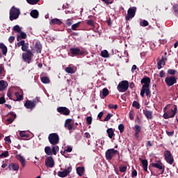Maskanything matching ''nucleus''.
Segmentation results:
<instances>
[{
  "instance_id": "f257e3e1",
  "label": "nucleus",
  "mask_w": 178,
  "mask_h": 178,
  "mask_svg": "<svg viewBox=\"0 0 178 178\" xmlns=\"http://www.w3.org/2000/svg\"><path fill=\"white\" fill-rule=\"evenodd\" d=\"M140 83L143 84L140 90V97L144 98L145 95L147 97V99L151 98V90H149V84H151V79L148 76L143 77Z\"/></svg>"
},
{
  "instance_id": "f03ea898",
  "label": "nucleus",
  "mask_w": 178,
  "mask_h": 178,
  "mask_svg": "<svg viewBox=\"0 0 178 178\" xmlns=\"http://www.w3.org/2000/svg\"><path fill=\"white\" fill-rule=\"evenodd\" d=\"M21 49L24 51V53L22 54V60L28 64L31 63L34 54H33L31 50L29 49V43L25 42L21 47Z\"/></svg>"
},
{
  "instance_id": "7ed1b4c3",
  "label": "nucleus",
  "mask_w": 178,
  "mask_h": 178,
  "mask_svg": "<svg viewBox=\"0 0 178 178\" xmlns=\"http://www.w3.org/2000/svg\"><path fill=\"white\" fill-rule=\"evenodd\" d=\"M38 102H41L40 97H36L35 99L31 100H26L24 103V106L26 109H30L31 111H33L38 104Z\"/></svg>"
},
{
  "instance_id": "20e7f679",
  "label": "nucleus",
  "mask_w": 178,
  "mask_h": 178,
  "mask_svg": "<svg viewBox=\"0 0 178 178\" xmlns=\"http://www.w3.org/2000/svg\"><path fill=\"white\" fill-rule=\"evenodd\" d=\"M116 154L118 155V159H120V153L119 151L113 148L107 149L105 152L106 161H112L113 156H115Z\"/></svg>"
},
{
  "instance_id": "39448f33",
  "label": "nucleus",
  "mask_w": 178,
  "mask_h": 178,
  "mask_svg": "<svg viewBox=\"0 0 178 178\" xmlns=\"http://www.w3.org/2000/svg\"><path fill=\"white\" fill-rule=\"evenodd\" d=\"M19 16H20V9L13 6L10 10V20L13 22V20L19 19Z\"/></svg>"
},
{
  "instance_id": "423d86ee",
  "label": "nucleus",
  "mask_w": 178,
  "mask_h": 178,
  "mask_svg": "<svg viewBox=\"0 0 178 178\" xmlns=\"http://www.w3.org/2000/svg\"><path fill=\"white\" fill-rule=\"evenodd\" d=\"M177 113V106L174 105V108H170L167 111V112L164 113L163 117L164 119H170L172 118H175Z\"/></svg>"
},
{
  "instance_id": "0eeeda50",
  "label": "nucleus",
  "mask_w": 178,
  "mask_h": 178,
  "mask_svg": "<svg viewBox=\"0 0 178 178\" xmlns=\"http://www.w3.org/2000/svg\"><path fill=\"white\" fill-rule=\"evenodd\" d=\"M48 140L51 145H58L59 144V135L56 133L50 134Z\"/></svg>"
},
{
  "instance_id": "6e6552de",
  "label": "nucleus",
  "mask_w": 178,
  "mask_h": 178,
  "mask_svg": "<svg viewBox=\"0 0 178 178\" xmlns=\"http://www.w3.org/2000/svg\"><path fill=\"white\" fill-rule=\"evenodd\" d=\"M70 52L72 56H83L86 54V50L80 49L79 47H72Z\"/></svg>"
},
{
  "instance_id": "1a4fd4ad",
  "label": "nucleus",
  "mask_w": 178,
  "mask_h": 178,
  "mask_svg": "<svg viewBox=\"0 0 178 178\" xmlns=\"http://www.w3.org/2000/svg\"><path fill=\"white\" fill-rule=\"evenodd\" d=\"M117 90L120 92H126L129 90V81H122L117 86Z\"/></svg>"
},
{
  "instance_id": "9d476101",
  "label": "nucleus",
  "mask_w": 178,
  "mask_h": 178,
  "mask_svg": "<svg viewBox=\"0 0 178 178\" xmlns=\"http://www.w3.org/2000/svg\"><path fill=\"white\" fill-rule=\"evenodd\" d=\"M164 156L167 163H169V165H172V163H175V159H173V155H172V153L170 152V151L169 150L165 151Z\"/></svg>"
},
{
  "instance_id": "9b49d317",
  "label": "nucleus",
  "mask_w": 178,
  "mask_h": 178,
  "mask_svg": "<svg viewBox=\"0 0 178 178\" xmlns=\"http://www.w3.org/2000/svg\"><path fill=\"white\" fill-rule=\"evenodd\" d=\"M165 83L168 87H172V86H175V84L177 83V79H176V76L172 75L170 76H167L165 79Z\"/></svg>"
},
{
  "instance_id": "f8f14e48",
  "label": "nucleus",
  "mask_w": 178,
  "mask_h": 178,
  "mask_svg": "<svg viewBox=\"0 0 178 178\" xmlns=\"http://www.w3.org/2000/svg\"><path fill=\"white\" fill-rule=\"evenodd\" d=\"M150 166H152V168H156V169H159V170H161V175L165 172V165H163V163L161 161L152 163Z\"/></svg>"
},
{
  "instance_id": "ddd939ff",
  "label": "nucleus",
  "mask_w": 178,
  "mask_h": 178,
  "mask_svg": "<svg viewBox=\"0 0 178 178\" xmlns=\"http://www.w3.org/2000/svg\"><path fill=\"white\" fill-rule=\"evenodd\" d=\"M136 12H137V8H129L127 10V15L125 17L126 20L129 21V19H133L136 16Z\"/></svg>"
},
{
  "instance_id": "4468645a",
  "label": "nucleus",
  "mask_w": 178,
  "mask_h": 178,
  "mask_svg": "<svg viewBox=\"0 0 178 178\" xmlns=\"http://www.w3.org/2000/svg\"><path fill=\"white\" fill-rule=\"evenodd\" d=\"M57 112L60 115H64V116H69L70 115V110L67 107L60 106L57 108Z\"/></svg>"
},
{
  "instance_id": "2eb2a0df",
  "label": "nucleus",
  "mask_w": 178,
  "mask_h": 178,
  "mask_svg": "<svg viewBox=\"0 0 178 178\" xmlns=\"http://www.w3.org/2000/svg\"><path fill=\"white\" fill-rule=\"evenodd\" d=\"M45 166L47 168H54L55 166V161L52 156H49L45 159Z\"/></svg>"
},
{
  "instance_id": "dca6fc26",
  "label": "nucleus",
  "mask_w": 178,
  "mask_h": 178,
  "mask_svg": "<svg viewBox=\"0 0 178 178\" xmlns=\"http://www.w3.org/2000/svg\"><path fill=\"white\" fill-rule=\"evenodd\" d=\"M133 129L135 131L134 137L136 140H140V133H141V126L136 124Z\"/></svg>"
},
{
  "instance_id": "f3484780",
  "label": "nucleus",
  "mask_w": 178,
  "mask_h": 178,
  "mask_svg": "<svg viewBox=\"0 0 178 178\" xmlns=\"http://www.w3.org/2000/svg\"><path fill=\"white\" fill-rule=\"evenodd\" d=\"M168 55L167 52L164 53V56H162L161 59L157 63V69L161 70L162 69V65H165V61L168 60L166 56Z\"/></svg>"
},
{
  "instance_id": "a211bd4d",
  "label": "nucleus",
  "mask_w": 178,
  "mask_h": 178,
  "mask_svg": "<svg viewBox=\"0 0 178 178\" xmlns=\"http://www.w3.org/2000/svg\"><path fill=\"white\" fill-rule=\"evenodd\" d=\"M70 172H72V166L68 167L64 171H59L58 172V176H59V177H66Z\"/></svg>"
},
{
  "instance_id": "6ab92c4d",
  "label": "nucleus",
  "mask_w": 178,
  "mask_h": 178,
  "mask_svg": "<svg viewBox=\"0 0 178 178\" xmlns=\"http://www.w3.org/2000/svg\"><path fill=\"white\" fill-rule=\"evenodd\" d=\"M143 115L145 116V118H147V119H152L153 116V113L152 111L148 110V109H144L143 110Z\"/></svg>"
},
{
  "instance_id": "aec40b11",
  "label": "nucleus",
  "mask_w": 178,
  "mask_h": 178,
  "mask_svg": "<svg viewBox=\"0 0 178 178\" xmlns=\"http://www.w3.org/2000/svg\"><path fill=\"white\" fill-rule=\"evenodd\" d=\"M8 115H10V117L7 119V122L8 124H10V123H13L17 116L16 114H15L13 112H10Z\"/></svg>"
},
{
  "instance_id": "412c9836",
  "label": "nucleus",
  "mask_w": 178,
  "mask_h": 178,
  "mask_svg": "<svg viewBox=\"0 0 178 178\" xmlns=\"http://www.w3.org/2000/svg\"><path fill=\"white\" fill-rule=\"evenodd\" d=\"M0 49H1L2 55L6 56V54H8V47L3 42L0 43Z\"/></svg>"
},
{
  "instance_id": "4be33fe9",
  "label": "nucleus",
  "mask_w": 178,
  "mask_h": 178,
  "mask_svg": "<svg viewBox=\"0 0 178 178\" xmlns=\"http://www.w3.org/2000/svg\"><path fill=\"white\" fill-rule=\"evenodd\" d=\"M35 48L38 54H41V51H42V45L41 44V42H36L35 44Z\"/></svg>"
},
{
  "instance_id": "5701e85b",
  "label": "nucleus",
  "mask_w": 178,
  "mask_h": 178,
  "mask_svg": "<svg viewBox=\"0 0 178 178\" xmlns=\"http://www.w3.org/2000/svg\"><path fill=\"white\" fill-rule=\"evenodd\" d=\"M143 170L145 172H148V160L147 159H141L140 161Z\"/></svg>"
},
{
  "instance_id": "b1692460",
  "label": "nucleus",
  "mask_w": 178,
  "mask_h": 178,
  "mask_svg": "<svg viewBox=\"0 0 178 178\" xmlns=\"http://www.w3.org/2000/svg\"><path fill=\"white\" fill-rule=\"evenodd\" d=\"M8 169L9 170H19V164L15 163H11L8 165Z\"/></svg>"
},
{
  "instance_id": "393cba45",
  "label": "nucleus",
  "mask_w": 178,
  "mask_h": 178,
  "mask_svg": "<svg viewBox=\"0 0 178 178\" xmlns=\"http://www.w3.org/2000/svg\"><path fill=\"white\" fill-rule=\"evenodd\" d=\"M108 95H109V90H108V88H103L102 90V94H100L101 98L102 99L106 98V97H108Z\"/></svg>"
},
{
  "instance_id": "a878e982",
  "label": "nucleus",
  "mask_w": 178,
  "mask_h": 178,
  "mask_svg": "<svg viewBox=\"0 0 178 178\" xmlns=\"http://www.w3.org/2000/svg\"><path fill=\"white\" fill-rule=\"evenodd\" d=\"M16 158L17 161L21 162L22 168H24V166H26V159H24V158L20 154L17 155Z\"/></svg>"
},
{
  "instance_id": "bb28decb",
  "label": "nucleus",
  "mask_w": 178,
  "mask_h": 178,
  "mask_svg": "<svg viewBox=\"0 0 178 178\" xmlns=\"http://www.w3.org/2000/svg\"><path fill=\"white\" fill-rule=\"evenodd\" d=\"M8 87V82L1 80L0 81V91H3Z\"/></svg>"
},
{
  "instance_id": "cd10ccee",
  "label": "nucleus",
  "mask_w": 178,
  "mask_h": 178,
  "mask_svg": "<svg viewBox=\"0 0 178 178\" xmlns=\"http://www.w3.org/2000/svg\"><path fill=\"white\" fill-rule=\"evenodd\" d=\"M50 24H54V26H55V24H57L58 26H60L62 24V21H60V19H59L54 18L51 19Z\"/></svg>"
},
{
  "instance_id": "c85d7f7f",
  "label": "nucleus",
  "mask_w": 178,
  "mask_h": 178,
  "mask_svg": "<svg viewBox=\"0 0 178 178\" xmlns=\"http://www.w3.org/2000/svg\"><path fill=\"white\" fill-rule=\"evenodd\" d=\"M27 38V34L24 32H20V35H18L17 37V41H20V40H26Z\"/></svg>"
},
{
  "instance_id": "c756f323",
  "label": "nucleus",
  "mask_w": 178,
  "mask_h": 178,
  "mask_svg": "<svg viewBox=\"0 0 178 178\" xmlns=\"http://www.w3.org/2000/svg\"><path fill=\"white\" fill-rule=\"evenodd\" d=\"M30 15L33 19H38L39 13L37 10H33L31 11Z\"/></svg>"
},
{
  "instance_id": "7c9ffc66",
  "label": "nucleus",
  "mask_w": 178,
  "mask_h": 178,
  "mask_svg": "<svg viewBox=\"0 0 178 178\" xmlns=\"http://www.w3.org/2000/svg\"><path fill=\"white\" fill-rule=\"evenodd\" d=\"M106 133L110 138H113V136H115V131H113V129L109 128L106 130Z\"/></svg>"
},
{
  "instance_id": "2f4dec72",
  "label": "nucleus",
  "mask_w": 178,
  "mask_h": 178,
  "mask_svg": "<svg viewBox=\"0 0 178 178\" xmlns=\"http://www.w3.org/2000/svg\"><path fill=\"white\" fill-rule=\"evenodd\" d=\"M59 152V146L55 145L54 147L51 148V154L53 155H56Z\"/></svg>"
},
{
  "instance_id": "473e14b6",
  "label": "nucleus",
  "mask_w": 178,
  "mask_h": 178,
  "mask_svg": "<svg viewBox=\"0 0 178 178\" xmlns=\"http://www.w3.org/2000/svg\"><path fill=\"white\" fill-rule=\"evenodd\" d=\"M65 71L66 72V73H70V74H74V73H76V71L72 67H65Z\"/></svg>"
},
{
  "instance_id": "72a5a7b5",
  "label": "nucleus",
  "mask_w": 178,
  "mask_h": 178,
  "mask_svg": "<svg viewBox=\"0 0 178 178\" xmlns=\"http://www.w3.org/2000/svg\"><path fill=\"white\" fill-rule=\"evenodd\" d=\"M76 172L79 176H83V173H84V167H78L76 168Z\"/></svg>"
},
{
  "instance_id": "f704fd0d",
  "label": "nucleus",
  "mask_w": 178,
  "mask_h": 178,
  "mask_svg": "<svg viewBox=\"0 0 178 178\" xmlns=\"http://www.w3.org/2000/svg\"><path fill=\"white\" fill-rule=\"evenodd\" d=\"M41 81L43 83V84H49L51 81L49 80V78L47 76H43L41 78Z\"/></svg>"
},
{
  "instance_id": "c9c22d12",
  "label": "nucleus",
  "mask_w": 178,
  "mask_h": 178,
  "mask_svg": "<svg viewBox=\"0 0 178 178\" xmlns=\"http://www.w3.org/2000/svg\"><path fill=\"white\" fill-rule=\"evenodd\" d=\"M44 152L47 155H52V150L51 149V147L47 146L44 148Z\"/></svg>"
},
{
  "instance_id": "e433bc0d",
  "label": "nucleus",
  "mask_w": 178,
  "mask_h": 178,
  "mask_svg": "<svg viewBox=\"0 0 178 178\" xmlns=\"http://www.w3.org/2000/svg\"><path fill=\"white\" fill-rule=\"evenodd\" d=\"M101 56H102V58H109V53L108 52V50L102 51Z\"/></svg>"
},
{
  "instance_id": "4c0bfd02",
  "label": "nucleus",
  "mask_w": 178,
  "mask_h": 178,
  "mask_svg": "<svg viewBox=\"0 0 178 178\" xmlns=\"http://www.w3.org/2000/svg\"><path fill=\"white\" fill-rule=\"evenodd\" d=\"M64 127L65 129H67V130H74V124H65Z\"/></svg>"
},
{
  "instance_id": "58836bf2",
  "label": "nucleus",
  "mask_w": 178,
  "mask_h": 178,
  "mask_svg": "<svg viewBox=\"0 0 178 178\" xmlns=\"http://www.w3.org/2000/svg\"><path fill=\"white\" fill-rule=\"evenodd\" d=\"M79 27H80V22H77L76 24H72L71 27V30H74V31H76Z\"/></svg>"
},
{
  "instance_id": "ea45409f",
  "label": "nucleus",
  "mask_w": 178,
  "mask_h": 178,
  "mask_svg": "<svg viewBox=\"0 0 178 178\" xmlns=\"http://www.w3.org/2000/svg\"><path fill=\"white\" fill-rule=\"evenodd\" d=\"M15 97H17L16 101H22L23 99V96L22 95H20V93L19 92H16L15 93Z\"/></svg>"
},
{
  "instance_id": "a19ab883",
  "label": "nucleus",
  "mask_w": 178,
  "mask_h": 178,
  "mask_svg": "<svg viewBox=\"0 0 178 178\" xmlns=\"http://www.w3.org/2000/svg\"><path fill=\"white\" fill-rule=\"evenodd\" d=\"M13 30V31H16L17 33H22V29L19 25L14 26Z\"/></svg>"
},
{
  "instance_id": "79ce46f5",
  "label": "nucleus",
  "mask_w": 178,
  "mask_h": 178,
  "mask_svg": "<svg viewBox=\"0 0 178 178\" xmlns=\"http://www.w3.org/2000/svg\"><path fill=\"white\" fill-rule=\"evenodd\" d=\"M26 2L29 3V5H37V3L40 2V0H26Z\"/></svg>"
},
{
  "instance_id": "37998d69",
  "label": "nucleus",
  "mask_w": 178,
  "mask_h": 178,
  "mask_svg": "<svg viewBox=\"0 0 178 178\" xmlns=\"http://www.w3.org/2000/svg\"><path fill=\"white\" fill-rule=\"evenodd\" d=\"M132 106H134V108H136V109H140V103H138V102L137 101H134L133 102Z\"/></svg>"
},
{
  "instance_id": "c03bdc74",
  "label": "nucleus",
  "mask_w": 178,
  "mask_h": 178,
  "mask_svg": "<svg viewBox=\"0 0 178 178\" xmlns=\"http://www.w3.org/2000/svg\"><path fill=\"white\" fill-rule=\"evenodd\" d=\"M9 156V152L6 151L0 154V158H8Z\"/></svg>"
},
{
  "instance_id": "a18cd8bd",
  "label": "nucleus",
  "mask_w": 178,
  "mask_h": 178,
  "mask_svg": "<svg viewBox=\"0 0 178 178\" xmlns=\"http://www.w3.org/2000/svg\"><path fill=\"white\" fill-rule=\"evenodd\" d=\"M140 24L143 27H147V26H148V24H149V23H148V21L144 19L143 21L140 22Z\"/></svg>"
},
{
  "instance_id": "49530a36",
  "label": "nucleus",
  "mask_w": 178,
  "mask_h": 178,
  "mask_svg": "<svg viewBox=\"0 0 178 178\" xmlns=\"http://www.w3.org/2000/svg\"><path fill=\"white\" fill-rule=\"evenodd\" d=\"M168 74H170L171 76H175L176 74L177 71L175 70L168 69Z\"/></svg>"
},
{
  "instance_id": "de8ad7c7",
  "label": "nucleus",
  "mask_w": 178,
  "mask_h": 178,
  "mask_svg": "<svg viewBox=\"0 0 178 178\" xmlns=\"http://www.w3.org/2000/svg\"><path fill=\"white\" fill-rule=\"evenodd\" d=\"M112 116H113V114L108 113L106 117L104 118V122H109Z\"/></svg>"
},
{
  "instance_id": "09e8293b",
  "label": "nucleus",
  "mask_w": 178,
  "mask_h": 178,
  "mask_svg": "<svg viewBox=\"0 0 178 178\" xmlns=\"http://www.w3.org/2000/svg\"><path fill=\"white\" fill-rule=\"evenodd\" d=\"M86 123L87 124H91L92 123V117L88 116L86 118Z\"/></svg>"
},
{
  "instance_id": "8fccbe9b",
  "label": "nucleus",
  "mask_w": 178,
  "mask_h": 178,
  "mask_svg": "<svg viewBox=\"0 0 178 178\" xmlns=\"http://www.w3.org/2000/svg\"><path fill=\"white\" fill-rule=\"evenodd\" d=\"M127 170V166L124 165V166L120 167V172H121V173H124V172H126Z\"/></svg>"
},
{
  "instance_id": "3c124183",
  "label": "nucleus",
  "mask_w": 178,
  "mask_h": 178,
  "mask_svg": "<svg viewBox=\"0 0 178 178\" xmlns=\"http://www.w3.org/2000/svg\"><path fill=\"white\" fill-rule=\"evenodd\" d=\"M65 24L68 26H70L71 24H73V19H67L65 21Z\"/></svg>"
},
{
  "instance_id": "603ef678",
  "label": "nucleus",
  "mask_w": 178,
  "mask_h": 178,
  "mask_svg": "<svg viewBox=\"0 0 178 178\" xmlns=\"http://www.w3.org/2000/svg\"><path fill=\"white\" fill-rule=\"evenodd\" d=\"M118 130L120 131V133H123V131H124V125H123V124H120L118 126Z\"/></svg>"
},
{
  "instance_id": "864d4df0",
  "label": "nucleus",
  "mask_w": 178,
  "mask_h": 178,
  "mask_svg": "<svg viewBox=\"0 0 178 178\" xmlns=\"http://www.w3.org/2000/svg\"><path fill=\"white\" fill-rule=\"evenodd\" d=\"M108 108L110 109H118V104H108Z\"/></svg>"
},
{
  "instance_id": "5fc2aeb1",
  "label": "nucleus",
  "mask_w": 178,
  "mask_h": 178,
  "mask_svg": "<svg viewBox=\"0 0 178 178\" xmlns=\"http://www.w3.org/2000/svg\"><path fill=\"white\" fill-rule=\"evenodd\" d=\"M72 122H73V119L68 118L65 120V124L67 126V124H71Z\"/></svg>"
},
{
  "instance_id": "6e6d98bb",
  "label": "nucleus",
  "mask_w": 178,
  "mask_h": 178,
  "mask_svg": "<svg viewBox=\"0 0 178 178\" xmlns=\"http://www.w3.org/2000/svg\"><path fill=\"white\" fill-rule=\"evenodd\" d=\"M165 74V71L161 70L159 73V77H161V79H163V77L166 76Z\"/></svg>"
},
{
  "instance_id": "4d7b16f0",
  "label": "nucleus",
  "mask_w": 178,
  "mask_h": 178,
  "mask_svg": "<svg viewBox=\"0 0 178 178\" xmlns=\"http://www.w3.org/2000/svg\"><path fill=\"white\" fill-rule=\"evenodd\" d=\"M4 141H6V143H8V144H10L12 143V140H10V137L9 136H6L4 138Z\"/></svg>"
},
{
  "instance_id": "13d9d810",
  "label": "nucleus",
  "mask_w": 178,
  "mask_h": 178,
  "mask_svg": "<svg viewBox=\"0 0 178 178\" xmlns=\"http://www.w3.org/2000/svg\"><path fill=\"white\" fill-rule=\"evenodd\" d=\"M6 102V99H5L4 97H0V105H2Z\"/></svg>"
},
{
  "instance_id": "bf43d9fd",
  "label": "nucleus",
  "mask_w": 178,
  "mask_h": 178,
  "mask_svg": "<svg viewBox=\"0 0 178 178\" xmlns=\"http://www.w3.org/2000/svg\"><path fill=\"white\" fill-rule=\"evenodd\" d=\"M26 42L25 40H21L17 43V47H23L24 44Z\"/></svg>"
},
{
  "instance_id": "052dcab7",
  "label": "nucleus",
  "mask_w": 178,
  "mask_h": 178,
  "mask_svg": "<svg viewBox=\"0 0 178 178\" xmlns=\"http://www.w3.org/2000/svg\"><path fill=\"white\" fill-rule=\"evenodd\" d=\"M87 24H88V26H94V20L88 19L87 21Z\"/></svg>"
},
{
  "instance_id": "680f3d73",
  "label": "nucleus",
  "mask_w": 178,
  "mask_h": 178,
  "mask_svg": "<svg viewBox=\"0 0 178 178\" xmlns=\"http://www.w3.org/2000/svg\"><path fill=\"white\" fill-rule=\"evenodd\" d=\"M20 137H27V134H26V131H21L19 132Z\"/></svg>"
},
{
  "instance_id": "e2e57ef3",
  "label": "nucleus",
  "mask_w": 178,
  "mask_h": 178,
  "mask_svg": "<svg viewBox=\"0 0 178 178\" xmlns=\"http://www.w3.org/2000/svg\"><path fill=\"white\" fill-rule=\"evenodd\" d=\"M131 177H137V170H134L131 172Z\"/></svg>"
},
{
  "instance_id": "0e129e2a",
  "label": "nucleus",
  "mask_w": 178,
  "mask_h": 178,
  "mask_svg": "<svg viewBox=\"0 0 178 178\" xmlns=\"http://www.w3.org/2000/svg\"><path fill=\"white\" fill-rule=\"evenodd\" d=\"M102 2H104V3H106V5H111V3H112V2H111V0H101Z\"/></svg>"
},
{
  "instance_id": "69168bd1",
  "label": "nucleus",
  "mask_w": 178,
  "mask_h": 178,
  "mask_svg": "<svg viewBox=\"0 0 178 178\" xmlns=\"http://www.w3.org/2000/svg\"><path fill=\"white\" fill-rule=\"evenodd\" d=\"M13 41H15V36H10L8 38V42H10V44H12V42H13Z\"/></svg>"
},
{
  "instance_id": "338daca9",
  "label": "nucleus",
  "mask_w": 178,
  "mask_h": 178,
  "mask_svg": "<svg viewBox=\"0 0 178 178\" xmlns=\"http://www.w3.org/2000/svg\"><path fill=\"white\" fill-rule=\"evenodd\" d=\"M173 9H174V11L175 12V13H178V5L177 4H175L173 6Z\"/></svg>"
},
{
  "instance_id": "774afa93",
  "label": "nucleus",
  "mask_w": 178,
  "mask_h": 178,
  "mask_svg": "<svg viewBox=\"0 0 178 178\" xmlns=\"http://www.w3.org/2000/svg\"><path fill=\"white\" fill-rule=\"evenodd\" d=\"M7 96L8 97L9 99H12V92L10 90L8 91Z\"/></svg>"
}]
</instances>
